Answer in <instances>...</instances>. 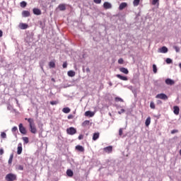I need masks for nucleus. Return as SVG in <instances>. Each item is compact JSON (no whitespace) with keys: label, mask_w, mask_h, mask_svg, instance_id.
Returning a JSON list of instances; mask_svg holds the SVG:
<instances>
[{"label":"nucleus","mask_w":181,"mask_h":181,"mask_svg":"<svg viewBox=\"0 0 181 181\" xmlns=\"http://www.w3.org/2000/svg\"><path fill=\"white\" fill-rule=\"evenodd\" d=\"M67 74L69 77H74V76H76V72L74 71H69Z\"/></svg>","instance_id":"412c9836"},{"label":"nucleus","mask_w":181,"mask_h":181,"mask_svg":"<svg viewBox=\"0 0 181 181\" xmlns=\"http://www.w3.org/2000/svg\"><path fill=\"white\" fill-rule=\"evenodd\" d=\"M25 120L29 122L30 132H32V134H36V132H37V129H36V126L35 125V121L33 120V119L25 118Z\"/></svg>","instance_id":"f257e3e1"},{"label":"nucleus","mask_w":181,"mask_h":181,"mask_svg":"<svg viewBox=\"0 0 181 181\" xmlns=\"http://www.w3.org/2000/svg\"><path fill=\"white\" fill-rule=\"evenodd\" d=\"M88 124H90L89 121H85V122H83V125H87Z\"/></svg>","instance_id":"09e8293b"},{"label":"nucleus","mask_w":181,"mask_h":181,"mask_svg":"<svg viewBox=\"0 0 181 181\" xmlns=\"http://www.w3.org/2000/svg\"><path fill=\"white\" fill-rule=\"evenodd\" d=\"M85 115L86 117H94V112H91V111H86L85 112Z\"/></svg>","instance_id":"a211bd4d"},{"label":"nucleus","mask_w":181,"mask_h":181,"mask_svg":"<svg viewBox=\"0 0 181 181\" xmlns=\"http://www.w3.org/2000/svg\"><path fill=\"white\" fill-rule=\"evenodd\" d=\"M159 53H168V47H162L161 48L158 49Z\"/></svg>","instance_id":"4468645a"},{"label":"nucleus","mask_w":181,"mask_h":181,"mask_svg":"<svg viewBox=\"0 0 181 181\" xmlns=\"http://www.w3.org/2000/svg\"><path fill=\"white\" fill-rule=\"evenodd\" d=\"M51 80H52V81H56L54 80V78H52Z\"/></svg>","instance_id":"13d9d810"},{"label":"nucleus","mask_w":181,"mask_h":181,"mask_svg":"<svg viewBox=\"0 0 181 181\" xmlns=\"http://www.w3.org/2000/svg\"><path fill=\"white\" fill-rule=\"evenodd\" d=\"M176 132H177V130L176 129H173L171 131V134H176Z\"/></svg>","instance_id":"8fccbe9b"},{"label":"nucleus","mask_w":181,"mask_h":181,"mask_svg":"<svg viewBox=\"0 0 181 181\" xmlns=\"http://www.w3.org/2000/svg\"><path fill=\"white\" fill-rule=\"evenodd\" d=\"M165 84H167L168 86H174L175 81L170 78H167L165 79Z\"/></svg>","instance_id":"0eeeda50"},{"label":"nucleus","mask_w":181,"mask_h":181,"mask_svg":"<svg viewBox=\"0 0 181 181\" xmlns=\"http://www.w3.org/2000/svg\"><path fill=\"white\" fill-rule=\"evenodd\" d=\"M173 112L175 115H179V111H180V109H179V107L178 106H174L173 107Z\"/></svg>","instance_id":"f3484780"},{"label":"nucleus","mask_w":181,"mask_h":181,"mask_svg":"<svg viewBox=\"0 0 181 181\" xmlns=\"http://www.w3.org/2000/svg\"><path fill=\"white\" fill-rule=\"evenodd\" d=\"M158 2H159V0H153L152 4L153 5H156L158 4Z\"/></svg>","instance_id":"ea45409f"},{"label":"nucleus","mask_w":181,"mask_h":181,"mask_svg":"<svg viewBox=\"0 0 181 181\" xmlns=\"http://www.w3.org/2000/svg\"><path fill=\"white\" fill-rule=\"evenodd\" d=\"M18 127H19V131L21 134H23V135H26L27 134L26 128L23 127V124L21 123Z\"/></svg>","instance_id":"20e7f679"},{"label":"nucleus","mask_w":181,"mask_h":181,"mask_svg":"<svg viewBox=\"0 0 181 181\" xmlns=\"http://www.w3.org/2000/svg\"><path fill=\"white\" fill-rule=\"evenodd\" d=\"M129 89L131 90H134V88H132V86H129Z\"/></svg>","instance_id":"5fc2aeb1"},{"label":"nucleus","mask_w":181,"mask_h":181,"mask_svg":"<svg viewBox=\"0 0 181 181\" xmlns=\"http://www.w3.org/2000/svg\"><path fill=\"white\" fill-rule=\"evenodd\" d=\"M22 139H23L24 144H29V138H28V137H23Z\"/></svg>","instance_id":"c85d7f7f"},{"label":"nucleus","mask_w":181,"mask_h":181,"mask_svg":"<svg viewBox=\"0 0 181 181\" xmlns=\"http://www.w3.org/2000/svg\"><path fill=\"white\" fill-rule=\"evenodd\" d=\"M93 2H95V4H101V0H93Z\"/></svg>","instance_id":"de8ad7c7"},{"label":"nucleus","mask_w":181,"mask_h":181,"mask_svg":"<svg viewBox=\"0 0 181 181\" xmlns=\"http://www.w3.org/2000/svg\"><path fill=\"white\" fill-rule=\"evenodd\" d=\"M83 138H84V136H83V134H80L78 137V139H79V141H81V139H83Z\"/></svg>","instance_id":"a18cd8bd"},{"label":"nucleus","mask_w":181,"mask_h":181,"mask_svg":"<svg viewBox=\"0 0 181 181\" xmlns=\"http://www.w3.org/2000/svg\"><path fill=\"white\" fill-rule=\"evenodd\" d=\"M62 67L63 69H67V62H64V64H62Z\"/></svg>","instance_id":"a19ab883"},{"label":"nucleus","mask_w":181,"mask_h":181,"mask_svg":"<svg viewBox=\"0 0 181 181\" xmlns=\"http://www.w3.org/2000/svg\"><path fill=\"white\" fill-rule=\"evenodd\" d=\"M58 8L59 11H66V5L64 4H59Z\"/></svg>","instance_id":"5701e85b"},{"label":"nucleus","mask_w":181,"mask_h":181,"mask_svg":"<svg viewBox=\"0 0 181 181\" xmlns=\"http://www.w3.org/2000/svg\"><path fill=\"white\" fill-rule=\"evenodd\" d=\"M103 7L105 9H111L112 8V5H111V3L106 1L103 4Z\"/></svg>","instance_id":"6e6552de"},{"label":"nucleus","mask_w":181,"mask_h":181,"mask_svg":"<svg viewBox=\"0 0 181 181\" xmlns=\"http://www.w3.org/2000/svg\"><path fill=\"white\" fill-rule=\"evenodd\" d=\"M18 28L22 30L28 29L29 28V25L26 23H21L19 24Z\"/></svg>","instance_id":"1a4fd4ad"},{"label":"nucleus","mask_w":181,"mask_h":181,"mask_svg":"<svg viewBox=\"0 0 181 181\" xmlns=\"http://www.w3.org/2000/svg\"><path fill=\"white\" fill-rule=\"evenodd\" d=\"M12 132H16V131H18V127H13L11 129Z\"/></svg>","instance_id":"58836bf2"},{"label":"nucleus","mask_w":181,"mask_h":181,"mask_svg":"<svg viewBox=\"0 0 181 181\" xmlns=\"http://www.w3.org/2000/svg\"><path fill=\"white\" fill-rule=\"evenodd\" d=\"M17 153H18V155H21V153H22V144H21V143H19L18 144Z\"/></svg>","instance_id":"dca6fc26"},{"label":"nucleus","mask_w":181,"mask_h":181,"mask_svg":"<svg viewBox=\"0 0 181 181\" xmlns=\"http://www.w3.org/2000/svg\"><path fill=\"white\" fill-rule=\"evenodd\" d=\"M76 151H78V152H84V147L83 146L78 145L76 146Z\"/></svg>","instance_id":"6ab92c4d"},{"label":"nucleus","mask_w":181,"mask_h":181,"mask_svg":"<svg viewBox=\"0 0 181 181\" xmlns=\"http://www.w3.org/2000/svg\"><path fill=\"white\" fill-rule=\"evenodd\" d=\"M103 151L106 152L107 153H110V152H112V146H109L107 147H105L103 148Z\"/></svg>","instance_id":"9b49d317"},{"label":"nucleus","mask_w":181,"mask_h":181,"mask_svg":"<svg viewBox=\"0 0 181 181\" xmlns=\"http://www.w3.org/2000/svg\"><path fill=\"white\" fill-rule=\"evenodd\" d=\"M26 5H28V4L25 1H22L21 3V8H25Z\"/></svg>","instance_id":"2f4dec72"},{"label":"nucleus","mask_w":181,"mask_h":181,"mask_svg":"<svg viewBox=\"0 0 181 181\" xmlns=\"http://www.w3.org/2000/svg\"><path fill=\"white\" fill-rule=\"evenodd\" d=\"M139 2H141V0H134L133 1L134 6H138V5H139Z\"/></svg>","instance_id":"bb28decb"},{"label":"nucleus","mask_w":181,"mask_h":181,"mask_svg":"<svg viewBox=\"0 0 181 181\" xmlns=\"http://www.w3.org/2000/svg\"><path fill=\"white\" fill-rule=\"evenodd\" d=\"M76 132H77V130L74 127H69L66 129V133L69 135H74V134H76Z\"/></svg>","instance_id":"7ed1b4c3"},{"label":"nucleus","mask_w":181,"mask_h":181,"mask_svg":"<svg viewBox=\"0 0 181 181\" xmlns=\"http://www.w3.org/2000/svg\"><path fill=\"white\" fill-rule=\"evenodd\" d=\"M150 107H151L152 110H155V103L151 102V103H150Z\"/></svg>","instance_id":"72a5a7b5"},{"label":"nucleus","mask_w":181,"mask_h":181,"mask_svg":"<svg viewBox=\"0 0 181 181\" xmlns=\"http://www.w3.org/2000/svg\"><path fill=\"white\" fill-rule=\"evenodd\" d=\"M119 71H121V73H124V74H128L129 73V71H128V69L125 68V67H121L119 69Z\"/></svg>","instance_id":"ddd939ff"},{"label":"nucleus","mask_w":181,"mask_h":181,"mask_svg":"<svg viewBox=\"0 0 181 181\" xmlns=\"http://www.w3.org/2000/svg\"><path fill=\"white\" fill-rule=\"evenodd\" d=\"M119 136H122V128H120V129H119Z\"/></svg>","instance_id":"37998d69"},{"label":"nucleus","mask_w":181,"mask_h":181,"mask_svg":"<svg viewBox=\"0 0 181 181\" xmlns=\"http://www.w3.org/2000/svg\"><path fill=\"white\" fill-rule=\"evenodd\" d=\"M132 91L133 94H135V93H136L135 89H133Z\"/></svg>","instance_id":"6e6d98bb"},{"label":"nucleus","mask_w":181,"mask_h":181,"mask_svg":"<svg viewBox=\"0 0 181 181\" xmlns=\"http://www.w3.org/2000/svg\"><path fill=\"white\" fill-rule=\"evenodd\" d=\"M165 63H167V64H172V63H173V61L170 58H167L165 60Z\"/></svg>","instance_id":"cd10ccee"},{"label":"nucleus","mask_w":181,"mask_h":181,"mask_svg":"<svg viewBox=\"0 0 181 181\" xmlns=\"http://www.w3.org/2000/svg\"><path fill=\"white\" fill-rule=\"evenodd\" d=\"M156 98H159L160 100H168V95L165 93H159L156 95Z\"/></svg>","instance_id":"39448f33"},{"label":"nucleus","mask_w":181,"mask_h":181,"mask_svg":"<svg viewBox=\"0 0 181 181\" xmlns=\"http://www.w3.org/2000/svg\"><path fill=\"white\" fill-rule=\"evenodd\" d=\"M100 138V133H94L93 136V141H97Z\"/></svg>","instance_id":"aec40b11"},{"label":"nucleus","mask_w":181,"mask_h":181,"mask_svg":"<svg viewBox=\"0 0 181 181\" xmlns=\"http://www.w3.org/2000/svg\"><path fill=\"white\" fill-rule=\"evenodd\" d=\"M115 101H120L121 103H124V100L121 98H115Z\"/></svg>","instance_id":"c9c22d12"},{"label":"nucleus","mask_w":181,"mask_h":181,"mask_svg":"<svg viewBox=\"0 0 181 181\" xmlns=\"http://www.w3.org/2000/svg\"><path fill=\"white\" fill-rule=\"evenodd\" d=\"M49 66L51 69H54V67L56 66V64H54V62H50L49 64Z\"/></svg>","instance_id":"c756f323"},{"label":"nucleus","mask_w":181,"mask_h":181,"mask_svg":"<svg viewBox=\"0 0 181 181\" xmlns=\"http://www.w3.org/2000/svg\"><path fill=\"white\" fill-rule=\"evenodd\" d=\"M173 48L175 49V52L177 53H179L180 52V48H179V47L177 46H174Z\"/></svg>","instance_id":"473e14b6"},{"label":"nucleus","mask_w":181,"mask_h":181,"mask_svg":"<svg viewBox=\"0 0 181 181\" xmlns=\"http://www.w3.org/2000/svg\"><path fill=\"white\" fill-rule=\"evenodd\" d=\"M18 170H23V165H18Z\"/></svg>","instance_id":"49530a36"},{"label":"nucleus","mask_w":181,"mask_h":181,"mask_svg":"<svg viewBox=\"0 0 181 181\" xmlns=\"http://www.w3.org/2000/svg\"><path fill=\"white\" fill-rule=\"evenodd\" d=\"M49 104H51V105H57V101H51Z\"/></svg>","instance_id":"4c0bfd02"},{"label":"nucleus","mask_w":181,"mask_h":181,"mask_svg":"<svg viewBox=\"0 0 181 181\" xmlns=\"http://www.w3.org/2000/svg\"><path fill=\"white\" fill-rule=\"evenodd\" d=\"M110 86H112V83L110 82L109 83Z\"/></svg>","instance_id":"052dcab7"},{"label":"nucleus","mask_w":181,"mask_h":181,"mask_svg":"<svg viewBox=\"0 0 181 181\" xmlns=\"http://www.w3.org/2000/svg\"><path fill=\"white\" fill-rule=\"evenodd\" d=\"M5 180L6 181H14L16 180V175L8 173L6 175Z\"/></svg>","instance_id":"f03ea898"},{"label":"nucleus","mask_w":181,"mask_h":181,"mask_svg":"<svg viewBox=\"0 0 181 181\" xmlns=\"http://www.w3.org/2000/svg\"><path fill=\"white\" fill-rule=\"evenodd\" d=\"M33 12L34 15H42V11L39 8H33Z\"/></svg>","instance_id":"2eb2a0df"},{"label":"nucleus","mask_w":181,"mask_h":181,"mask_svg":"<svg viewBox=\"0 0 181 181\" xmlns=\"http://www.w3.org/2000/svg\"><path fill=\"white\" fill-rule=\"evenodd\" d=\"M116 77L120 80H122L123 81H128V78L127 76H122L121 74H117Z\"/></svg>","instance_id":"9d476101"},{"label":"nucleus","mask_w":181,"mask_h":181,"mask_svg":"<svg viewBox=\"0 0 181 181\" xmlns=\"http://www.w3.org/2000/svg\"><path fill=\"white\" fill-rule=\"evenodd\" d=\"M0 37H2V30H0Z\"/></svg>","instance_id":"864d4df0"},{"label":"nucleus","mask_w":181,"mask_h":181,"mask_svg":"<svg viewBox=\"0 0 181 181\" xmlns=\"http://www.w3.org/2000/svg\"><path fill=\"white\" fill-rule=\"evenodd\" d=\"M146 127H149L151 125V117H147L145 122Z\"/></svg>","instance_id":"4be33fe9"},{"label":"nucleus","mask_w":181,"mask_h":181,"mask_svg":"<svg viewBox=\"0 0 181 181\" xmlns=\"http://www.w3.org/2000/svg\"><path fill=\"white\" fill-rule=\"evenodd\" d=\"M71 110L70 107H64L62 109V112H64V114H69V112H70Z\"/></svg>","instance_id":"b1692460"},{"label":"nucleus","mask_w":181,"mask_h":181,"mask_svg":"<svg viewBox=\"0 0 181 181\" xmlns=\"http://www.w3.org/2000/svg\"><path fill=\"white\" fill-rule=\"evenodd\" d=\"M66 175H67V176H69V177H71L74 175L73 170H67Z\"/></svg>","instance_id":"393cba45"},{"label":"nucleus","mask_w":181,"mask_h":181,"mask_svg":"<svg viewBox=\"0 0 181 181\" xmlns=\"http://www.w3.org/2000/svg\"><path fill=\"white\" fill-rule=\"evenodd\" d=\"M124 112H125V110L122 109V110H120V111L118 112V114H119V115H121V114H124Z\"/></svg>","instance_id":"79ce46f5"},{"label":"nucleus","mask_w":181,"mask_h":181,"mask_svg":"<svg viewBox=\"0 0 181 181\" xmlns=\"http://www.w3.org/2000/svg\"><path fill=\"white\" fill-rule=\"evenodd\" d=\"M67 118H68V119H73L74 116H73V115H69Z\"/></svg>","instance_id":"c03bdc74"},{"label":"nucleus","mask_w":181,"mask_h":181,"mask_svg":"<svg viewBox=\"0 0 181 181\" xmlns=\"http://www.w3.org/2000/svg\"><path fill=\"white\" fill-rule=\"evenodd\" d=\"M4 153V148H0V155Z\"/></svg>","instance_id":"3c124183"},{"label":"nucleus","mask_w":181,"mask_h":181,"mask_svg":"<svg viewBox=\"0 0 181 181\" xmlns=\"http://www.w3.org/2000/svg\"><path fill=\"white\" fill-rule=\"evenodd\" d=\"M153 71L154 74H156L158 73V67L156 66V64H153Z\"/></svg>","instance_id":"a878e982"},{"label":"nucleus","mask_w":181,"mask_h":181,"mask_svg":"<svg viewBox=\"0 0 181 181\" xmlns=\"http://www.w3.org/2000/svg\"><path fill=\"white\" fill-rule=\"evenodd\" d=\"M119 64H124V59L122 58H120L118 59Z\"/></svg>","instance_id":"e433bc0d"},{"label":"nucleus","mask_w":181,"mask_h":181,"mask_svg":"<svg viewBox=\"0 0 181 181\" xmlns=\"http://www.w3.org/2000/svg\"><path fill=\"white\" fill-rule=\"evenodd\" d=\"M13 160V154H11L10 158L8 159V164L11 165L12 163V160Z\"/></svg>","instance_id":"7c9ffc66"},{"label":"nucleus","mask_w":181,"mask_h":181,"mask_svg":"<svg viewBox=\"0 0 181 181\" xmlns=\"http://www.w3.org/2000/svg\"><path fill=\"white\" fill-rule=\"evenodd\" d=\"M179 67L181 69V63L179 64Z\"/></svg>","instance_id":"bf43d9fd"},{"label":"nucleus","mask_w":181,"mask_h":181,"mask_svg":"<svg viewBox=\"0 0 181 181\" xmlns=\"http://www.w3.org/2000/svg\"><path fill=\"white\" fill-rule=\"evenodd\" d=\"M158 104H162V101L158 100Z\"/></svg>","instance_id":"4d7b16f0"},{"label":"nucleus","mask_w":181,"mask_h":181,"mask_svg":"<svg viewBox=\"0 0 181 181\" xmlns=\"http://www.w3.org/2000/svg\"><path fill=\"white\" fill-rule=\"evenodd\" d=\"M86 71H87V73H90V68H87Z\"/></svg>","instance_id":"603ef678"},{"label":"nucleus","mask_w":181,"mask_h":181,"mask_svg":"<svg viewBox=\"0 0 181 181\" xmlns=\"http://www.w3.org/2000/svg\"><path fill=\"white\" fill-rule=\"evenodd\" d=\"M127 6H128V4H127L125 2H123V3L119 4V10L122 11V10L125 9V8H127Z\"/></svg>","instance_id":"423d86ee"},{"label":"nucleus","mask_w":181,"mask_h":181,"mask_svg":"<svg viewBox=\"0 0 181 181\" xmlns=\"http://www.w3.org/2000/svg\"><path fill=\"white\" fill-rule=\"evenodd\" d=\"M1 138H3V139H6V133H5V132H1Z\"/></svg>","instance_id":"f704fd0d"},{"label":"nucleus","mask_w":181,"mask_h":181,"mask_svg":"<svg viewBox=\"0 0 181 181\" xmlns=\"http://www.w3.org/2000/svg\"><path fill=\"white\" fill-rule=\"evenodd\" d=\"M22 16L23 18H29V16H30V12H29V11H23Z\"/></svg>","instance_id":"f8f14e48"},{"label":"nucleus","mask_w":181,"mask_h":181,"mask_svg":"<svg viewBox=\"0 0 181 181\" xmlns=\"http://www.w3.org/2000/svg\"><path fill=\"white\" fill-rule=\"evenodd\" d=\"M180 155L181 156V149L180 150Z\"/></svg>","instance_id":"680f3d73"}]
</instances>
